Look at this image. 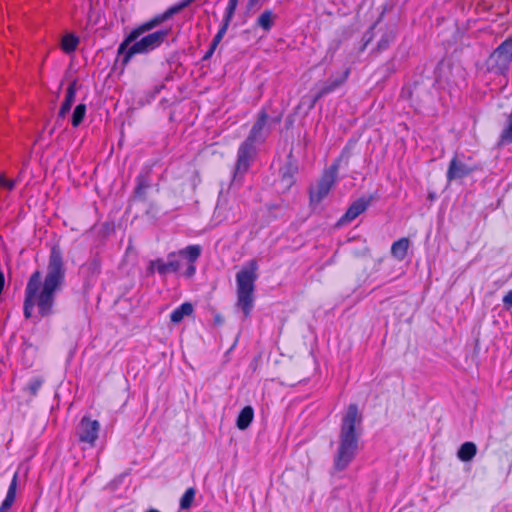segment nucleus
I'll return each mask as SVG.
<instances>
[{
  "label": "nucleus",
  "instance_id": "nucleus-1",
  "mask_svg": "<svg viewBox=\"0 0 512 512\" xmlns=\"http://www.w3.org/2000/svg\"><path fill=\"white\" fill-rule=\"evenodd\" d=\"M65 278L63 254L60 247L54 245L50 250L45 275L36 270L27 281L23 304L26 319L46 318L54 313L56 297L65 284Z\"/></svg>",
  "mask_w": 512,
  "mask_h": 512
},
{
  "label": "nucleus",
  "instance_id": "nucleus-2",
  "mask_svg": "<svg viewBox=\"0 0 512 512\" xmlns=\"http://www.w3.org/2000/svg\"><path fill=\"white\" fill-rule=\"evenodd\" d=\"M194 1L195 0H183L178 4H175L172 7H170L161 17L156 18L151 23H148L142 26L141 28L131 32L130 35L125 39L123 43L120 44L118 48V54L123 55V63L126 64L130 60V58L135 54L147 53L160 46V44L165 40V38L168 35V31L166 30L155 31L142 37L140 40L137 39L144 31L150 30L155 25L170 18L174 14L179 13Z\"/></svg>",
  "mask_w": 512,
  "mask_h": 512
},
{
  "label": "nucleus",
  "instance_id": "nucleus-3",
  "mask_svg": "<svg viewBox=\"0 0 512 512\" xmlns=\"http://www.w3.org/2000/svg\"><path fill=\"white\" fill-rule=\"evenodd\" d=\"M362 416L356 404H350L344 414L338 435L337 448L333 457L336 471L345 470L355 459L362 434Z\"/></svg>",
  "mask_w": 512,
  "mask_h": 512
},
{
  "label": "nucleus",
  "instance_id": "nucleus-4",
  "mask_svg": "<svg viewBox=\"0 0 512 512\" xmlns=\"http://www.w3.org/2000/svg\"><path fill=\"white\" fill-rule=\"evenodd\" d=\"M202 253L200 245H189L176 252L167 255V259L151 260L148 265V273L157 272L160 276L170 273H179L185 278H192L196 273V261Z\"/></svg>",
  "mask_w": 512,
  "mask_h": 512
},
{
  "label": "nucleus",
  "instance_id": "nucleus-5",
  "mask_svg": "<svg viewBox=\"0 0 512 512\" xmlns=\"http://www.w3.org/2000/svg\"><path fill=\"white\" fill-rule=\"evenodd\" d=\"M258 264L256 260H250L237 274V306L248 317L254 304L253 293L255 281L258 278Z\"/></svg>",
  "mask_w": 512,
  "mask_h": 512
},
{
  "label": "nucleus",
  "instance_id": "nucleus-6",
  "mask_svg": "<svg viewBox=\"0 0 512 512\" xmlns=\"http://www.w3.org/2000/svg\"><path fill=\"white\" fill-rule=\"evenodd\" d=\"M338 175V165L333 164L324 171L322 177L315 186L310 188L309 196L311 205L319 204L334 186Z\"/></svg>",
  "mask_w": 512,
  "mask_h": 512
},
{
  "label": "nucleus",
  "instance_id": "nucleus-7",
  "mask_svg": "<svg viewBox=\"0 0 512 512\" xmlns=\"http://www.w3.org/2000/svg\"><path fill=\"white\" fill-rule=\"evenodd\" d=\"M512 61V39H506L490 55L487 65L488 69L496 74H504Z\"/></svg>",
  "mask_w": 512,
  "mask_h": 512
},
{
  "label": "nucleus",
  "instance_id": "nucleus-8",
  "mask_svg": "<svg viewBox=\"0 0 512 512\" xmlns=\"http://www.w3.org/2000/svg\"><path fill=\"white\" fill-rule=\"evenodd\" d=\"M256 155V146L252 143L244 141L237 152V161L235 164L233 181L238 177H242L250 168V165Z\"/></svg>",
  "mask_w": 512,
  "mask_h": 512
},
{
  "label": "nucleus",
  "instance_id": "nucleus-9",
  "mask_svg": "<svg viewBox=\"0 0 512 512\" xmlns=\"http://www.w3.org/2000/svg\"><path fill=\"white\" fill-rule=\"evenodd\" d=\"M99 431L100 423L97 420L84 416L80 420L77 435L80 442L87 443L93 447L98 439Z\"/></svg>",
  "mask_w": 512,
  "mask_h": 512
},
{
  "label": "nucleus",
  "instance_id": "nucleus-10",
  "mask_svg": "<svg viewBox=\"0 0 512 512\" xmlns=\"http://www.w3.org/2000/svg\"><path fill=\"white\" fill-rule=\"evenodd\" d=\"M269 134L270 127L268 126V115L264 110H262L258 114V118L254 123L250 131V134L245 141L252 143L254 145L256 143H262L266 140Z\"/></svg>",
  "mask_w": 512,
  "mask_h": 512
},
{
  "label": "nucleus",
  "instance_id": "nucleus-11",
  "mask_svg": "<svg viewBox=\"0 0 512 512\" xmlns=\"http://www.w3.org/2000/svg\"><path fill=\"white\" fill-rule=\"evenodd\" d=\"M474 171V168L461 161L457 156L453 157L449 163L447 170V180L449 182L453 180L462 179L470 175Z\"/></svg>",
  "mask_w": 512,
  "mask_h": 512
},
{
  "label": "nucleus",
  "instance_id": "nucleus-12",
  "mask_svg": "<svg viewBox=\"0 0 512 512\" xmlns=\"http://www.w3.org/2000/svg\"><path fill=\"white\" fill-rule=\"evenodd\" d=\"M370 204V199L360 198L353 202L341 218V222H350L362 214Z\"/></svg>",
  "mask_w": 512,
  "mask_h": 512
},
{
  "label": "nucleus",
  "instance_id": "nucleus-13",
  "mask_svg": "<svg viewBox=\"0 0 512 512\" xmlns=\"http://www.w3.org/2000/svg\"><path fill=\"white\" fill-rule=\"evenodd\" d=\"M76 92H77V82L72 81L69 84V86L67 87L65 99H64V101L60 107L59 113H58L59 118H65L67 113L70 111V109L75 101Z\"/></svg>",
  "mask_w": 512,
  "mask_h": 512
},
{
  "label": "nucleus",
  "instance_id": "nucleus-14",
  "mask_svg": "<svg viewBox=\"0 0 512 512\" xmlns=\"http://www.w3.org/2000/svg\"><path fill=\"white\" fill-rule=\"evenodd\" d=\"M17 482H18V473L16 472L12 478V481H11L9 487H8L6 497L0 506V512H7L13 505L15 498H16Z\"/></svg>",
  "mask_w": 512,
  "mask_h": 512
},
{
  "label": "nucleus",
  "instance_id": "nucleus-15",
  "mask_svg": "<svg viewBox=\"0 0 512 512\" xmlns=\"http://www.w3.org/2000/svg\"><path fill=\"white\" fill-rule=\"evenodd\" d=\"M348 74H349V71L346 70L343 75L337 79H334V80H329L321 89L320 91L317 93L315 99H314V102H316L317 100H319L320 98H322L323 96L327 95L328 93L334 91L336 88H338L339 86H341L347 79L348 77Z\"/></svg>",
  "mask_w": 512,
  "mask_h": 512
},
{
  "label": "nucleus",
  "instance_id": "nucleus-16",
  "mask_svg": "<svg viewBox=\"0 0 512 512\" xmlns=\"http://www.w3.org/2000/svg\"><path fill=\"white\" fill-rule=\"evenodd\" d=\"M410 246V241L408 238H401L395 241L391 246V255L399 261L405 259L407 255V251Z\"/></svg>",
  "mask_w": 512,
  "mask_h": 512
},
{
  "label": "nucleus",
  "instance_id": "nucleus-17",
  "mask_svg": "<svg viewBox=\"0 0 512 512\" xmlns=\"http://www.w3.org/2000/svg\"><path fill=\"white\" fill-rule=\"evenodd\" d=\"M254 418V410L251 406H245L239 413L236 426L240 430L247 429L252 423Z\"/></svg>",
  "mask_w": 512,
  "mask_h": 512
},
{
  "label": "nucleus",
  "instance_id": "nucleus-18",
  "mask_svg": "<svg viewBox=\"0 0 512 512\" xmlns=\"http://www.w3.org/2000/svg\"><path fill=\"white\" fill-rule=\"evenodd\" d=\"M193 311V305L189 302H185L171 313L170 320L171 322L178 324L183 320L184 317L190 316Z\"/></svg>",
  "mask_w": 512,
  "mask_h": 512
},
{
  "label": "nucleus",
  "instance_id": "nucleus-19",
  "mask_svg": "<svg viewBox=\"0 0 512 512\" xmlns=\"http://www.w3.org/2000/svg\"><path fill=\"white\" fill-rule=\"evenodd\" d=\"M476 453V445L473 442H465L460 446L457 456L461 461L468 462L474 458Z\"/></svg>",
  "mask_w": 512,
  "mask_h": 512
},
{
  "label": "nucleus",
  "instance_id": "nucleus-20",
  "mask_svg": "<svg viewBox=\"0 0 512 512\" xmlns=\"http://www.w3.org/2000/svg\"><path fill=\"white\" fill-rule=\"evenodd\" d=\"M79 44V39L74 34H66L61 41V48L65 53L74 52Z\"/></svg>",
  "mask_w": 512,
  "mask_h": 512
},
{
  "label": "nucleus",
  "instance_id": "nucleus-21",
  "mask_svg": "<svg viewBox=\"0 0 512 512\" xmlns=\"http://www.w3.org/2000/svg\"><path fill=\"white\" fill-rule=\"evenodd\" d=\"M276 16L271 10H265L258 18L257 24L264 29L265 31H269L275 20Z\"/></svg>",
  "mask_w": 512,
  "mask_h": 512
},
{
  "label": "nucleus",
  "instance_id": "nucleus-22",
  "mask_svg": "<svg viewBox=\"0 0 512 512\" xmlns=\"http://www.w3.org/2000/svg\"><path fill=\"white\" fill-rule=\"evenodd\" d=\"M86 115V106L84 104H78L73 112L72 115V126L78 127L84 120V117Z\"/></svg>",
  "mask_w": 512,
  "mask_h": 512
},
{
  "label": "nucleus",
  "instance_id": "nucleus-23",
  "mask_svg": "<svg viewBox=\"0 0 512 512\" xmlns=\"http://www.w3.org/2000/svg\"><path fill=\"white\" fill-rule=\"evenodd\" d=\"M196 491L194 488H188L180 499L181 509H189L195 498Z\"/></svg>",
  "mask_w": 512,
  "mask_h": 512
},
{
  "label": "nucleus",
  "instance_id": "nucleus-24",
  "mask_svg": "<svg viewBox=\"0 0 512 512\" xmlns=\"http://www.w3.org/2000/svg\"><path fill=\"white\" fill-rule=\"evenodd\" d=\"M228 25H229V22H227V20L225 19L223 25L218 30L217 34L214 36V38L212 40L211 44L213 45V48H216L219 45V43L221 42V40L223 39V37L227 31Z\"/></svg>",
  "mask_w": 512,
  "mask_h": 512
},
{
  "label": "nucleus",
  "instance_id": "nucleus-25",
  "mask_svg": "<svg viewBox=\"0 0 512 512\" xmlns=\"http://www.w3.org/2000/svg\"><path fill=\"white\" fill-rule=\"evenodd\" d=\"M42 383L43 381L40 378H34L28 383L26 389L30 392L31 395L35 396L41 388Z\"/></svg>",
  "mask_w": 512,
  "mask_h": 512
},
{
  "label": "nucleus",
  "instance_id": "nucleus-26",
  "mask_svg": "<svg viewBox=\"0 0 512 512\" xmlns=\"http://www.w3.org/2000/svg\"><path fill=\"white\" fill-rule=\"evenodd\" d=\"M237 4H238V0H229L228 6L226 9V16H225V19L227 20V22H230L233 14L236 10Z\"/></svg>",
  "mask_w": 512,
  "mask_h": 512
},
{
  "label": "nucleus",
  "instance_id": "nucleus-27",
  "mask_svg": "<svg viewBox=\"0 0 512 512\" xmlns=\"http://www.w3.org/2000/svg\"><path fill=\"white\" fill-rule=\"evenodd\" d=\"M0 187L11 191L15 187V181L7 179L4 175H0Z\"/></svg>",
  "mask_w": 512,
  "mask_h": 512
},
{
  "label": "nucleus",
  "instance_id": "nucleus-28",
  "mask_svg": "<svg viewBox=\"0 0 512 512\" xmlns=\"http://www.w3.org/2000/svg\"><path fill=\"white\" fill-rule=\"evenodd\" d=\"M503 303L507 309H512V290L504 296Z\"/></svg>",
  "mask_w": 512,
  "mask_h": 512
},
{
  "label": "nucleus",
  "instance_id": "nucleus-29",
  "mask_svg": "<svg viewBox=\"0 0 512 512\" xmlns=\"http://www.w3.org/2000/svg\"><path fill=\"white\" fill-rule=\"evenodd\" d=\"M225 204H226V203H225V201H224L223 199H221V198H220V199L218 200V203H217V206H216V213H217L218 215L223 214V210L225 209Z\"/></svg>",
  "mask_w": 512,
  "mask_h": 512
},
{
  "label": "nucleus",
  "instance_id": "nucleus-30",
  "mask_svg": "<svg viewBox=\"0 0 512 512\" xmlns=\"http://www.w3.org/2000/svg\"><path fill=\"white\" fill-rule=\"evenodd\" d=\"M89 268V269H93V270H97L98 269V263L96 261H91L90 263H87L83 266V268Z\"/></svg>",
  "mask_w": 512,
  "mask_h": 512
},
{
  "label": "nucleus",
  "instance_id": "nucleus-31",
  "mask_svg": "<svg viewBox=\"0 0 512 512\" xmlns=\"http://www.w3.org/2000/svg\"><path fill=\"white\" fill-rule=\"evenodd\" d=\"M262 0H249L248 2V7L251 9V8H254L255 6H257Z\"/></svg>",
  "mask_w": 512,
  "mask_h": 512
},
{
  "label": "nucleus",
  "instance_id": "nucleus-32",
  "mask_svg": "<svg viewBox=\"0 0 512 512\" xmlns=\"http://www.w3.org/2000/svg\"><path fill=\"white\" fill-rule=\"evenodd\" d=\"M216 48H213V45L211 44L210 49L206 52L204 59H208L212 56Z\"/></svg>",
  "mask_w": 512,
  "mask_h": 512
},
{
  "label": "nucleus",
  "instance_id": "nucleus-33",
  "mask_svg": "<svg viewBox=\"0 0 512 512\" xmlns=\"http://www.w3.org/2000/svg\"><path fill=\"white\" fill-rule=\"evenodd\" d=\"M148 187V183H145L144 181H142L141 179H139V182H138V190H141V189H145Z\"/></svg>",
  "mask_w": 512,
  "mask_h": 512
},
{
  "label": "nucleus",
  "instance_id": "nucleus-34",
  "mask_svg": "<svg viewBox=\"0 0 512 512\" xmlns=\"http://www.w3.org/2000/svg\"><path fill=\"white\" fill-rule=\"evenodd\" d=\"M223 218H224V219H226V220H228L230 217H229V215H228V214H223Z\"/></svg>",
  "mask_w": 512,
  "mask_h": 512
}]
</instances>
